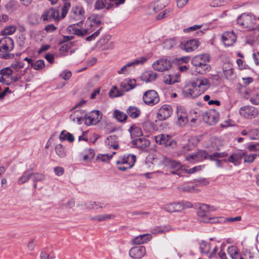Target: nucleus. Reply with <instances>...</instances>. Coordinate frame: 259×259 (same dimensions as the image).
I'll list each match as a JSON object with an SVG mask.
<instances>
[{"label": "nucleus", "mask_w": 259, "mask_h": 259, "mask_svg": "<svg viewBox=\"0 0 259 259\" xmlns=\"http://www.w3.org/2000/svg\"><path fill=\"white\" fill-rule=\"evenodd\" d=\"M256 17L251 13H244L238 17L236 22L242 28L248 31H259V25L256 24Z\"/></svg>", "instance_id": "f257e3e1"}, {"label": "nucleus", "mask_w": 259, "mask_h": 259, "mask_svg": "<svg viewBox=\"0 0 259 259\" xmlns=\"http://www.w3.org/2000/svg\"><path fill=\"white\" fill-rule=\"evenodd\" d=\"M209 60L210 57L208 54H202L193 57L191 63L197 72L203 74L210 70V66L208 64Z\"/></svg>", "instance_id": "f03ea898"}, {"label": "nucleus", "mask_w": 259, "mask_h": 259, "mask_svg": "<svg viewBox=\"0 0 259 259\" xmlns=\"http://www.w3.org/2000/svg\"><path fill=\"white\" fill-rule=\"evenodd\" d=\"M14 41L9 37H4L0 39V52L1 58L5 59H13L14 55L10 52L14 49Z\"/></svg>", "instance_id": "7ed1b4c3"}, {"label": "nucleus", "mask_w": 259, "mask_h": 259, "mask_svg": "<svg viewBox=\"0 0 259 259\" xmlns=\"http://www.w3.org/2000/svg\"><path fill=\"white\" fill-rule=\"evenodd\" d=\"M136 160L135 155H125L116 161V165L119 170L125 171L132 167Z\"/></svg>", "instance_id": "20e7f679"}, {"label": "nucleus", "mask_w": 259, "mask_h": 259, "mask_svg": "<svg viewBox=\"0 0 259 259\" xmlns=\"http://www.w3.org/2000/svg\"><path fill=\"white\" fill-rule=\"evenodd\" d=\"M209 206L204 204H201L197 211V215L200 221L206 223H216L219 222V218H211L209 216Z\"/></svg>", "instance_id": "39448f33"}, {"label": "nucleus", "mask_w": 259, "mask_h": 259, "mask_svg": "<svg viewBox=\"0 0 259 259\" xmlns=\"http://www.w3.org/2000/svg\"><path fill=\"white\" fill-rule=\"evenodd\" d=\"M143 100L146 104L153 106L159 102V97L156 91L154 90H149L144 93Z\"/></svg>", "instance_id": "423d86ee"}, {"label": "nucleus", "mask_w": 259, "mask_h": 259, "mask_svg": "<svg viewBox=\"0 0 259 259\" xmlns=\"http://www.w3.org/2000/svg\"><path fill=\"white\" fill-rule=\"evenodd\" d=\"M240 114L245 118L251 119L254 118L258 114L257 108L251 106H244L239 110Z\"/></svg>", "instance_id": "0eeeda50"}, {"label": "nucleus", "mask_w": 259, "mask_h": 259, "mask_svg": "<svg viewBox=\"0 0 259 259\" xmlns=\"http://www.w3.org/2000/svg\"><path fill=\"white\" fill-rule=\"evenodd\" d=\"M208 153L204 150H199L196 152L188 155L185 158L190 163L201 161L208 157Z\"/></svg>", "instance_id": "6e6552de"}, {"label": "nucleus", "mask_w": 259, "mask_h": 259, "mask_svg": "<svg viewBox=\"0 0 259 259\" xmlns=\"http://www.w3.org/2000/svg\"><path fill=\"white\" fill-rule=\"evenodd\" d=\"M102 114L99 110L92 111L84 117V122L87 125L96 124L102 119Z\"/></svg>", "instance_id": "1a4fd4ad"}, {"label": "nucleus", "mask_w": 259, "mask_h": 259, "mask_svg": "<svg viewBox=\"0 0 259 259\" xmlns=\"http://www.w3.org/2000/svg\"><path fill=\"white\" fill-rule=\"evenodd\" d=\"M219 113L215 110H209L205 112L202 115L203 121L209 125H214L218 121Z\"/></svg>", "instance_id": "9d476101"}, {"label": "nucleus", "mask_w": 259, "mask_h": 259, "mask_svg": "<svg viewBox=\"0 0 259 259\" xmlns=\"http://www.w3.org/2000/svg\"><path fill=\"white\" fill-rule=\"evenodd\" d=\"M173 112L172 107L167 104L163 105L159 109L157 113V117L158 120L162 121L169 118Z\"/></svg>", "instance_id": "9b49d317"}, {"label": "nucleus", "mask_w": 259, "mask_h": 259, "mask_svg": "<svg viewBox=\"0 0 259 259\" xmlns=\"http://www.w3.org/2000/svg\"><path fill=\"white\" fill-rule=\"evenodd\" d=\"M155 70L158 71H164L168 70L171 66V63L169 60L166 59H160L154 62L152 65Z\"/></svg>", "instance_id": "f8f14e48"}, {"label": "nucleus", "mask_w": 259, "mask_h": 259, "mask_svg": "<svg viewBox=\"0 0 259 259\" xmlns=\"http://www.w3.org/2000/svg\"><path fill=\"white\" fill-rule=\"evenodd\" d=\"M199 42L197 39H193L186 41L181 42L180 47L187 52H191L195 50L199 46Z\"/></svg>", "instance_id": "ddd939ff"}, {"label": "nucleus", "mask_w": 259, "mask_h": 259, "mask_svg": "<svg viewBox=\"0 0 259 259\" xmlns=\"http://www.w3.org/2000/svg\"><path fill=\"white\" fill-rule=\"evenodd\" d=\"M44 21L55 20L58 21L61 18L58 11L54 8H50L45 11L41 16Z\"/></svg>", "instance_id": "4468645a"}, {"label": "nucleus", "mask_w": 259, "mask_h": 259, "mask_svg": "<svg viewBox=\"0 0 259 259\" xmlns=\"http://www.w3.org/2000/svg\"><path fill=\"white\" fill-rule=\"evenodd\" d=\"M178 122L181 126L185 125L188 121L187 113L184 107L179 106L177 108Z\"/></svg>", "instance_id": "2eb2a0df"}, {"label": "nucleus", "mask_w": 259, "mask_h": 259, "mask_svg": "<svg viewBox=\"0 0 259 259\" xmlns=\"http://www.w3.org/2000/svg\"><path fill=\"white\" fill-rule=\"evenodd\" d=\"M185 96L187 98H194L200 96L201 92L197 88L196 83L191 82L188 89L184 91Z\"/></svg>", "instance_id": "dca6fc26"}, {"label": "nucleus", "mask_w": 259, "mask_h": 259, "mask_svg": "<svg viewBox=\"0 0 259 259\" xmlns=\"http://www.w3.org/2000/svg\"><path fill=\"white\" fill-rule=\"evenodd\" d=\"M163 161L166 166L172 169L171 173L173 174H176V171L180 169H182L183 168L180 162L171 160L169 158L164 157Z\"/></svg>", "instance_id": "f3484780"}, {"label": "nucleus", "mask_w": 259, "mask_h": 259, "mask_svg": "<svg viewBox=\"0 0 259 259\" xmlns=\"http://www.w3.org/2000/svg\"><path fill=\"white\" fill-rule=\"evenodd\" d=\"M146 61L147 59L145 57H143L138 58L132 62H129L123 66L119 71H118V73L119 74H126L128 72V67L139 64H143L145 62H146Z\"/></svg>", "instance_id": "a211bd4d"}, {"label": "nucleus", "mask_w": 259, "mask_h": 259, "mask_svg": "<svg viewBox=\"0 0 259 259\" xmlns=\"http://www.w3.org/2000/svg\"><path fill=\"white\" fill-rule=\"evenodd\" d=\"M146 254V248L141 246L132 248L129 252L131 257L134 258H141Z\"/></svg>", "instance_id": "6ab92c4d"}, {"label": "nucleus", "mask_w": 259, "mask_h": 259, "mask_svg": "<svg viewBox=\"0 0 259 259\" xmlns=\"http://www.w3.org/2000/svg\"><path fill=\"white\" fill-rule=\"evenodd\" d=\"M194 82L196 83L197 88L202 93L206 91L210 85L208 79L203 77L197 78Z\"/></svg>", "instance_id": "aec40b11"}, {"label": "nucleus", "mask_w": 259, "mask_h": 259, "mask_svg": "<svg viewBox=\"0 0 259 259\" xmlns=\"http://www.w3.org/2000/svg\"><path fill=\"white\" fill-rule=\"evenodd\" d=\"M163 209L167 212H174L183 210V206L180 202H172L164 205Z\"/></svg>", "instance_id": "412c9836"}, {"label": "nucleus", "mask_w": 259, "mask_h": 259, "mask_svg": "<svg viewBox=\"0 0 259 259\" xmlns=\"http://www.w3.org/2000/svg\"><path fill=\"white\" fill-rule=\"evenodd\" d=\"M132 143L138 148L142 150L149 147L150 144L149 141L145 138L136 139L133 141Z\"/></svg>", "instance_id": "4be33fe9"}, {"label": "nucleus", "mask_w": 259, "mask_h": 259, "mask_svg": "<svg viewBox=\"0 0 259 259\" xmlns=\"http://www.w3.org/2000/svg\"><path fill=\"white\" fill-rule=\"evenodd\" d=\"M152 238V235L150 234H144L135 237L133 240V243L135 245L144 244L150 241Z\"/></svg>", "instance_id": "5701e85b"}, {"label": "nucleus", "mask_w": 259, "mask_h": 259, "mask_svg": "<svg viewBox=\"0 0 259 259\" xmlns=\"http://www.w3.org/2000/svg\"><path fill=\"white\" fill-rule=\"evenodd\" d=\"M236 39L235 33H223L222 40L226 46H230L233 44Z\"/></svg>", "instance_id": "b1692460"}, {"label": "nucleus", "mask_w": 259, "mask_h": 259, "mask_svg": "<svg viewBox=\"0 0 259 259\" xmlns=\"http://www.w3.org/2000/svg\"><path fill=\"white\" fill-rule=\"evenodd\" d=\"M141 79L146 82H150L154 81L157 78V74L151 70L144 72L141 76Z\"/></svg>", "instance_id": "393cba45"}, {"label": "nucleus", "mask_w": 259, "mask_h": 259, "mask_svg": "<svg viewBox=\"0 0 259 259\" xmlns=\"http://www.w3.org/2000/svg\"><path fill=\"white\" fill-rule=\"evenodd\" d=\"M105 144L109 148L117 149L118 148L117 137L115 135L110 136L106 139Z\"/></svg>", "instance_id": "a878e982"}, {"label": "nucleus", "mask_w": 259, "mask_h": 259, "mask_svg": "<svg viewBox=\"0 0 259 259\" xmlns=\"http://www.w3.org/2000/svg\"><path fill=\"white\" fill-rule=\"evenodd\" d=\"M25 31V28L23 25L18 24L17 25H9L6 27L1 32H15L16 31L22 32Z\"/></svg>", "instance_id": "bb28decb"}, {"label": "nucleus", "mask_w": 259, "mask_h": 259, "mask_svg": "<svg viewBox=\"0 0 259 259\" xmlns=\"http://www.w3.org/2000/svg\"><path fill=\"white\" fill-rule=\"evenodd\" d=\"M81 155L82 156L83 161L89 162L94 158L95 153L93 149H87L81 153Z\"/></svg>", "instance_id": "cd10ccee"}, {"label": "nucleus", "mask_w": 259, "mask_h": 259, "mask_svg": "<svg viewBox=\"0 0 259 259\" xmlns=\"http://www.w3.org/2000/svg\"><path fill=\"white\" fill-rule=\"evenodd\" d=\"M223 70L225 77L229 78L233 73L232 64L229 62H225L223 65Z\"/></svg>", "instance_id": "c85d7f7f"}, {"label": "nucleus", "mask_w": 259, "mask_h": 259, "mask_svg": "<svg viewBox=\"0 0 259 259\" xmlns=\"http://www.w3.org/2000/svg\"><path fill=\"white\" fill-rule=\"evenodd\" d=\"M243 155H244V152L233 153L229 157L228 161L235 165H238L241 163Z\"/></svg>", "instance_id": "c756f323"}, {"label": "nucleus", "mask_w": 259, "mask_h": 259, "mask_svg": "<svg viewBox=\"0 0 259 259\" xmlns=\"http://www.w3.org/2000/svg\"><path fill=\"white\" fill-rule=\"evenodd\" d=\"M171 139V136L168 135L161 134L155 137L157 144L167 146L168 140Z\"/></svg>", "instance_id": "7c9ffc66"}, {"label": "nucleus", "mask_w": 259, "mask_h": 259, "mask_svg": "<svg viewBox=\"0 0 259 259\" xmlns=\"http://www.w3.org/2000/svg\"><path fill=\"white\" fill-rule=\"evenodd\" d=\"M83 116L84 113L81 110H76L70 115V119L73 122H77L80 124L83 120Z\"/></svg>", "instance_id": "2f4dec72"}, {"label": "nucleus", "mask_w": 259, "mask_h": 259, "mask_svg": "<svg viewBox=\"0 0 259 259\" xmlns=\"http://www.w3.org/2000/svg\"><path fill=\"white\" fill-rule=\"evenodd\" d=\"M127 115L131 118H138L141 114V110L136 106H130L126 111Z\"/></svg>", "instance_id": "473e14b6"}, {"label": "nucleus", "mask_w": 259, "mask_h": 259, "mask_svg": "<svg viewBox=\"0 0 259 259\" xmlns=\"http://www.w3.org/2000/svg\"><path fill=\"white\" fill-rule=\"evenodd\" d=\"M136 87L135 80H124L121 83V87L124 92L128 91Z\"/></svg>", "instance_id": "72a5a7b5"}, {"label": "nucleus", "mask_w": 259, "mask_h": 259, "mask_svg": "<svg viewBox=\"0 0 259 259\" xmlns=\"http://www.w3.org/2000/svg\"><path fill=\"white\" fill-rule=\"evenodd\" d=\"M71 13L74 15L75 18L81 19L84 16V11L82 7L76 6L72 8Z\"/></svg>", "instance_id": "f704fd0d"}, {"label": "nucleus", "mask_w": 259, "mask_h": 259, "mask_svg": "<svg viewBox=\"0 0 259 259\" xmlns=\"http://www.w3.org/2000/svg\"><path fill=\"white\" fill-rule=\"evenodd\" d=\"M228 253L232 259H242L236 247L232 246L228 248Z\"/></svg>", "instance_id": "c9c22d12"}, {"label": "nucleus", "mask_w": 259, "mask_h": 259, "mask_svg": "<svg viewBox=\"0 0 259 259\" xmlns=\"http://www.w3.org/2000/svg\"><path fill=\"white\" fill-rule=\"evenodd\" d=\"M179 75L178 74H165L163 77V81L165 83L169 84L174 83L179 81Z\"/></svg>", "instance_id": "e433bc0d"}, {"label": "nucleus", "mask_w": 259, "mask_h": 259, "mask_svg": "<svg viewBox=\"0 0 259 259\" xmlns=\"http://www.w3.org/2000/svg\"><path fill=\"white\" fill-rule=\"evenodd\" d=\"M114 218L115 215L113 214H103L101 215H95L94 217H90V219L92 221L102 222L110 219H113Z\"/></svg>", "instance_id": "4c0bfd02"}, {"label": "nucleus", "mask_w": 259, "mask_h": 259, "mask_svg": "<svg viewBox=\"0 0 259 259\" xmlns=\"http://www.w3.org/2000/svg\"><path fill=\"white\" fill-rule=\"evenodd\" d=\"M228 155L226 152H214L212 154H208V157L210 160H216L218 165H219L220 161L218 160V158L225 157Z\"/></svg>", "instance_id": "58836bf2"}, {"label": "nucleus", "mask_w": 259, "mask_h": 259, "mask_svg": "<svg viewBox=\"0 0 259 259\" xmlns=\"http://www.w3.org/2000/svg\"><path fill=\"white\" fill-rule=\"evenodd\" d=\"M211 248V245L206 241H203L200 244V249L202 253L208 254Z\"/></svg>", "instance_id": "ea45409f"}, {"label": "nucleus", "mask_w": 259, "mask_h": 259, "mask_svg": "<svg viewBox=\"0 0 259 259\" xmlns=\"http://www.w3.org/2000/svg\"><path fill=\"white\" fill-rule=\"evenodd\" d=\"M115 152H113L111 154H99L97 155L96 160L99 162H108L112 158L113 155L115 154Z\"/></svg>", "instance_id": "a19ab883"}, {"label": "nucleus", "mask_w": 259, "mask_h": 259, "mask_svg": "<svg viewBox=\"0 0 259 259\" xmlns=\"http://www.w3.org/2000/svg\"><path fill=\"white\" fill-rule=\"evenodd\" d=\"M59 139L61 141L67 140L69 142H72L74 140L73 136L65 131H63L61 133Z\"/></svg>", "instance_id": "79ce46f5"}, {"label": "nucleus", "mask_w": 259, "mask_h": 259, "mask_svg": "<svg viewBox=\"0 0 259 259\" xmlns=\"http://www.w3.org/2000/svg\"><path fill=\"white\" fill-rule=\"evenodd\" d=\"M55 151L56 154L60 157L64 158L66 156L65 149L62 145L57 144L55 147Z\"/></svg>", "instance_id": "37998d69"}, {"label": "nucleus", "mask_w": 259, "mask_h": 259, "mask_svg": "<svg viewBox=\"0 0 259 259\" xmlns=\"http://www.w3.org/2000/svg\"><path fill=\"white\" fill-rule=\"evenodd\" d=\"M129 131L132 137H140L143 134L141 129L136 125L132 126L129 129Z\"/></svg>", "instance_id": "c03bdc74"}, {"label": "nucleus", "mask_w": 259, "mask_h": 259, "mask_svg": "<svg viewBox=\"0 0 259 259\" xmlns=\"http://www.w3.org/2000/svg\"><path fill=\"white\" fill-rule=\"evenodd\" d=\"M114 116L120 122L124 121L127 118L126 114L120 111L119 110H116L114 112Z\"/></svg>", "instance_id": "a18cd8bd"}, {"label": "nucleus", "mask_w": 259, "mask_h": 259, "mask_svg": "<svg viewBox=\"0 0 259 259\" xmlns=\"http://www.w3.org/2000/svg\"><path fill=\"white\" fill-rule=\"evenodd\" d=\"M5 8L9 13L13 12L17 9V4L14 1L11 0L8 2L5 5Z\"/></svg>", "instance_id": "49530a36"}, {"label": "nucleus", "mask_w": 259, "mask_h": 259, "mask_svg": "<svg viewBox=\"0 0 259 259\" xmlns=\"http://www.w3.org/2000/svg\"><path fill=\"white\" fill-rule=\"evenodd\" d=\"M32 176V174L29 172L28 171H25L23 175L19 179L18 183L19 184H22L27 182L30 179V177Z\"/></svg>", "instance_id": "de8ad7c7"}, {"label": "nucleus", "mask_w": 259, "mask_h": 259, "mask_svg": "<svg viewBox=\"0 0 259 259\" xmlns=\"http://www.w3.org/2000/svg\"><path fill=\"white\" fill-rule=\"evenodd\" d=\"M230 0H212L210 3V6L211 7H221L229 3Z\"/></svg>", "instance_id": "09e8293b"}, {"label": "nucleus", "mask_w": 259, "mask_h": 259, "mask_svg": "<svg viewBox=\"0 0 259 259\" xmlns=\"http://www.w3.org/2000/svg\"><path fill=\"white\" fill-rule=\"evenodd\" d=\"M32 177H33V181L34 182V187H36V182L42 181L45 179V177L44 175L39 173H33L32 174Z\"/></svg>", "instance_id": "8fccbe9b"}, {"label": "nucleus", "mask_w": 259, "mask_h": 259, "mask_svg": "<svg viewBox=\"0 0 259 259\" xmlns=\"http://www.w3.org/2000/svg\"><path fill=\"white\" fill-rule=\"evenodd\" d=\"M203 167V166L198 165V166H195L190 169H187L186 168H184L182 169V170L183 171H184L185 173L189 174H193L197 171H199L201 170Z\"/></svg>", "instance_id": "3c124183"}, {"label": "nucleus", "mask_w": 259, "mask_h": 259, "mask_svg": "<svg viewBox=\"0 0 259 259\" xmlns=\"http://www.w3.org/2000/svg\"><path fill=\"white\" fill-rule=\"evenodd\" d=\"M122 95V93H121L115 86H114L109 92V96L112 98L119 97Z\"/></svg>", "instance_id": "603ef678"}, {"label": "nucleus", "mask_w": 259, "mask_h": 259, "mask_svg": "<svg viewBox=\"0 0 259 259\" xmlns=\"http://www.w3.org/2000/svg\"><path fill=\"white\" fill-rule=\"evenodd\" d=\"M45 67V62L43 60H38L34 63H32V67L35 70L42 69Z\"/></svg>", "instance_id": "864d4df0"}, {"label": "nucleus", "mask_w": 259, "mask_h": 259, "mask_svg": "<svg viewBox=\"0 0 259 259\" xmlns=\"http://www.w3.org/2000/svg\"><path fill=\"white\" fill-rule=\"evenodd\" d=\"M72 44L71 42L65 44L63 45L59 49L60 54L62 56H66V53L68 52V50L71 47Z\"/></svg>", "instance_id": "5fc2aeb1"}, {"label": "nucleus", "mask_w": 259, "mask_h": 259, "mask_svg": "<svg viewBox=\"0 0 259 259\" xmlns=\"http://www.w3.org/2000/svg\"><path fill=\"white\" fill-rule=\"evenodd\" d=\"M163 45L165 49H170L176 45V41L174 39H166L163 42Z\"/></svg>", "instance_id": "6e6d98bb"}, {"label": "nucleus", "mask_w": 259, "mask_h": 259, "mask_svg": "<svg viewBox=\"0 0 259 259\" xmlns=\"http://www.w3.org/2000/svg\"><path fill=\"white\" fill-rule=\"evenodd\" d=\"M70 6L71 5L69 2H66L64 4L63 8H62V14L60 16L61 18H64L66 16Z\"/></svg>", "instance_id": "4d7b16f0"}, {"label": "nucleus", "mask_w": 259, "mask_h": 259, "mask_svg": "<svg viewBox=\"0 0 259 259\" xmlns=\"http://www.w3.org/2000/svg\"><path fill=\"white\" fill-rule=\"evenodd\" d=\"M256 156L257 155L255 154L245 155V153H244V155H243V156H244V162L247 163L252 162L256 158Z\"/></svg>", "instance_id": "13d9d810"}, {"label": "nucleus", "mask_w": 259, "mask_h": 259, "mask_svg": "<svg viewBox=\"0 0 259 259\" xmlns=\"http://www.w3.org/2000/svg\"><path fill=\"white\" fill-rule=\"evenodd\" d=\"M106 0H97L95 4V8L97 10H100L105 7Z\"/></svg>", "instance_id": "bf43d9fd"}, {"label": "nucleus", "mask_w": 259, "mask_h": 259, "mask_svg": "<svg viewBox=\"0 0 259 259\" xmlns=\"http://www.w3.org/2000/svg\"><path fill=\"white\" fill-rule=\"evenodd\" d=\"M170 11L169 9L165 10L160 13L156 17L157 20H161L168 17L170 14Z\"/></svg>", "instance_id": "052dcab7"}, {"label": "nucleus", "mask_w": 259, "mask_h": 259, "mask_svg": "<svg viewBox=\"0 0 259 259\" xmlns=\"http://www.w3.org/2000/svg\"><path fill=\"white\" fill-rule=\"evenodd\" d=\"M180 190L184 192H188L191 193L196 192L198 191L194 187L189 186L181 187L180 188Z\"/></svg>", "instance_id": "680f3d73"}, {"label": "nucleus", "mask_w": 259, "mask_h": 259, "mask_svg": "<svg viewBox=\"0 0 259 259\" xmlns=\"http://www.w3.org/2000/svg\"><path fill=\"white\" fill-rule=\"evenodd\" d=\"M80 24H82V23L81 22H80V23L76 24H73L72 26H70L68 28V31L71 32V30H73V32H76V33L83 32L80 29H79L78 28V27L79 26Z\"/></svg>", "instance_id": "e2e57ef3"}, {"label": "nucleus", "mask_w": 259, "mask_h": 259, "mask_svg": "<svg viewBox=\"0 0 259 259\" xmlns=\"http://www.w3.org/2000/svg\"><path fill=\"white\" fill-rule=\"evenodd\" d=\"M169 229L166 228L165 227H157L154 229H153L151 231V232L153 234H157L159 233H164L169 231Z\"/></svg>", "instance_id": "0e129e2a"}, {"label": "nucleus", "mask_w": 259, "mask_h": 259, "mask_svg": "<svg viewBox=\"0 0 259 259\" xmlns=\"http://www.w3.org/2000/svg\"><path fill=\"white\" fill-rule=\"evenodd\" d=\"M202 26V25H195L192 26H190L188 28H185L184 29V32H190V31H197L200 28H201Z\"/></svg>", "instance_id": "69168bd1"}, {"label": "nucleus", "mask_w": 259, "mask_h": 259, "mask_svg": "<svg viewBox=\"0 0 259 259\" xmlns=\"http://www.w3.org/2000/svg\"><path fill=\"white\" fill-rule=\"evenodd\" d=\"M35 246V240L34 239H30L27 243V248L29 251H32Z\"/></svg>", "instance_id": "338daca9"}, {"label": "nucleus", "mask_w": 259, "mask_h": 259, "mask_svg": "<svg viewBox=\"0 0 259 259\" xmlns=\"http://www.w3.org/2000/svg\"><path fill=\"white\" fill-rule=\"evenodd\" d=\"M250 101L253 104L259 105V95H252Z\"/></svg>", "instance_id": "774afa93"}]
</instances>
